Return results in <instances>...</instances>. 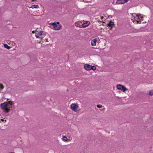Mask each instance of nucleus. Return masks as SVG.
<instances>
[{
	"label": "nucleus",
	"instance_id": "obj_1",
	"mask_svg": "<svg viewBox=\"0 0 153 153\" xmlns=\"http://www.w3.org/2000/svg\"><path fill=\"white\" fill-rule=\"evenodd\" d=\"M145 17L144 16L141 14L134 13L132 14L131 20L134 23L137 24L140 23Z\"/></svg>",
	"mask_w": 153,
	"mask_h": 153
},
{
	"label": "nucleus",
	"instance_id": "obj_20",
	"mask_svg": "<svg viewBox=\"0 0 153 153\" xmlns=\"http://www.w3.org/2000/svg\"><path fill=\"white\" fill-rule=\"evenodd\" d=\"M35 0H26V1H29V2H31V1H33Z\"/></svg>",
	"mask_w": 153,
	"mask_h": 153
},
{
	"label": "nucleus",
	"instance_id": "obj_8",
	"mask_svg": "<svg viewBox=\"0 0 153 153\" xmlns=\"http://www.w3.org/2000/svg\"><path fill=\"white\" fill-rule=\"evenodd\" d=\"M82 27L85 28L90 25V22L88 21H83V23L82 22Z\"/></svg>",
	"mask_w": 153,
	"mask_h": 153
},
{
	"label": "nucleus",
	"instance_id": "obj_4",
	"mask_svg": "<svg viewBox=\"0 0 153 153\" xmlns=\"http://www.w3.org/2000/svg\"><path fill=\"white\" fill-rule=\"evenodd\" d=\"M70 109L73 112L79 113L81 111L79 104L77 103H72L70 106Z\"/></svg>",
	"mask_w": 153,
	"mask_h": 153
},
{
	"label": "nucleus",
	"instance_id": "obj_5",
	"mask_svg": "<svg viewBox=\"0 0 153 153\" xmlns=\"http://www.w3.org/2000/svg\"><path fill=\"white\" fill-rule=\"evenodd\" d=\"M83 68L85 70L87 71H89L91 70L95 71L97 68L95 66H92L87 64H86L84 65Z\"/></svg>",
	"mask_w": 153,
	"mask_h": 153
},
{
	"label": "nucleus",
	"instance_id": "obj_14",
	"mask_svg": "<svg viewBox=\"0 0 153 153\" xmlns=\"http://www.w3.org/2000/svg\"><path fill=\"white\" fill-rule=\"evenodd\" d=\"M62 140L63 141H68V139L66 136H62Z\"/></svg>",
	"mask_w": 153,
	"mask_h": 153
},
{
	"label": "nucleus",
	"instance_id": "obj_6",
	"mask_svg": "<svg viewBox=\"0 0 153 153\" xmlns=\"http://www.w3.org/2000/svg\"><path fill=\"white\" fill-rule=\"evenodd\" d=\"M116 88L117 90H121L124 93L128 90V89L126 87L121 84L117 85L116 86Z\"/></svg>",
	"mask_w": 153,
	"mask_h": 153
},
{
	"label": "nucleus",
	"instance_id": "obj_25",
	"mask_svg": "<svg viewBox=\"0 0 153 153\" xmlns=\"http://www.w3.org/2000/svg\"><path fill=\"white\" fill-rule=\"evenodd\" d=\"M10 153H15L14 152H10Z\"/></svg>",
	"mask_w": 153,
	"mask_h": 153
},
{
	"label": "nucleus",
	"instance_id": "obj_21",
	"mask_svg": "<svg viewBox=\"0 0 153 153\" xmlns=\"http://www.w3.org/2000/svg\"><path fill=\"white\" fill-rule=\"evenodd\" d=\"M45 41L46 42H49V41H48V39H45Z\"/></svg>",
	"mask_w": 153,
	"mask_h": 153
},
{
	"label": "nucleus",
	"instance_id": "obj_15",
	"mask_svg": "<svg viewBox=\"0 0 153 153\" xmlns=\"http://www.w3.org/2000/svg\"><path fill=\"white\" fill-rule=\"evenodd\" d=\"M3 45L4 47L5 48L8 49H10V46H9L7 44H4Z\"/></svg>",
	"mask_w": 153,
	"mask_h": 153
},
{
	"label": "nucleus",
	"instance_id": "obj_7",
	"mask_svg": "<svg viewBox=\"0 0 153 153\" xmlns=\"http://www.w3.org/2000/svg\"><path fill=\"white\" fill-rule=\"evenodd\" d=\"M50 24L53 26V28L56 30H59L61 29V26L59 23H51Z\"/></svg>",
	"mask_w": 153,
	"mask_h": 153
},
{
	"label": "nucleus",
	"instance_id": "obj_16",
	"mask_svg": "<svg viewBox=\"0 0 153 153\" xmlns=\"http://www.w3.org/2000/svg\"><path fill=\"white\" fill-rule=\"evenodd\" d=\"M148 95L150 96H152L153 95V91H150L148 93Z\"/></svg>",
	"mask_w": 153,
	"mask_h": 153
},
{
	"label": "nucleus",
	"instance_id": "obj_18",
	"mask_svg": "<svg viewBox=\"0 0 153 153\" xmlns=\"http://www.w3.org/2000/svg\"><path fill=\"white\" fill-rule=\"evenodd\" d=\"M4 121L5 122L6 121V120H4V119H1V120L0 121V122L1 123V122H3Z\"/></svg>",
	"mask_w": 153,
	"mask_h": 153
},
{
	"label": "nucleus",
	"instance_id": "obj_3",
	"mask_svg": "<svg viewBox=\"0 0 153 153\" xmlns=\"http://www.w3.org/2000/svg\"><path fill=\"white\" fill-rule=\"evenodd\" d=\"M35 36L38 39L37 41L39 43H41L42 39L46 36V33L42 30L37 31L35 32Z\"/></svg>",
	"mask_w": 153,
	"mask_h": 153
},
{
	"label": "nucleus",
	"instance_id": "obj_17",
	"mask_svg": "<svg viewBox=\"0 0 153 153\" xmlns=\"http://www.w3.org/2000/svg\"><path fill=\"white\" fill-rule=\"evenodd\" d=\"M4 88V86H3V85L1 84H0V88L1 89H2Z\"/></svg>",
	"mask_w": 153,
	"mask_h": 153
},
{
	"label": "nucleus",
	"instance_id": "obj_23",
	"mask_svg": "<svg viewBox=\"0 0 153 153\" xmlns=\"http://www.w3.org/2000/svg\"><path fill=\"white\" fill-rule=\"evenodd\" d=\"M81 1H82V2L84 1V0H81Z\"/></svg>",
	"mask_w": 153,
	"mask_h": 153
},
{
	"label": "nucleus",
	"instance_id": "obj_9",
	"mask_svg": "<svg viewBox=\"0 0 153 153\" xmlns=\"http://www.w3.org/2000/svg\"><path fill=\"white\" fill-rule=\"evenodd\" d=\"M99 40L98 39L95 38L91 40V45L93 46H95L96 45V43Z\"/></svg>",
	"mask_w": 153,
	"mask_h": 153
},
{
	"label": "nucleus",
	"instance_id": "obj_24",
	"mask_svg": "<svg viewBox=\"0 0 153 153\" xmlns=\"http://www.w3.org/2000/svg\"><path fill=\"white\" fill-rule=\"evenodd\" d=\"M32 33H34V31H33V32H32Z\"/></svg>",
	"mask_w": 153,
	"mask_h": 153
},
{
	"label": "nucleus",
	"instance_id": "obj_13",
	"mask_svg": "<svg viewBox=\"0 0 153 153\" xmlns=\"http://www.w3.org/2000/svg\"><path fill=\"white\" fill-rule=\"evenodd\" d=\"M114 25V23L112 22H110L108 24V26L109 27H112Z\"/></svg>",
	"mask_w": 153,
	"mask_h": 153
},
{
	"label": "nucleus",
	"instance_id": "obj_22",
	"mask_svg": "<svg viewBox=\"0 0 153 153\" xmlns=\"http://www.w3.org/2000/svg\"><path fill=\"white\" fill-rule=\"evenodd\" d=\"M103 18H104V17L103 16H102V17H101V19H103Z\"/></svg>",
	"mask_w": 153,
	"mask_h": 153
},
{
	"label": "nucleus",
	"instance_id": "obj_10",
	"mask_svg": "<svg viewBox=\"0 0 153 153\" xmlns=\"http://www.w3.org/2000/svg\"><path fill=\"white\" fill-rule=\"evenodd\" d=\"M128 0H117L116 3L118 4H123L127 2Z\"/></svg>",
	"mask_w": 153,
	"mask_h": 153
},
{
	"label": "nucleus",
	"instance_id": "obj_2",
	"mask_svg": "<svg viewBox=\"0 0 153 153\" xmlns=\"http://www.w3.org/2000/svg\"><path fill=\"white\" fill-rule=\"evenodd\" d=\"M12 105L13 102L10 101L1 104L0 106L1 109L5 112L8 113L10 111V108H12Z\"/></svg>",
	"mask_w": 153,
	"mask_h": 153
},
{
	"label": "nucleus",
	"instance_id": "obj_11",
	"mask_svg": "<svg viewBox=\"0 0 153 153\" xmlns=\"http://www.w3.org/2000/svg\"><path fill=\"white\" fill-rule=\"evenodd\" d=\"M82 22L81 21H78L77 22L75 23V26L76 27L79 28H82V25H81V24L82 23Z\"/></svg>",
	"mask_w": 153,
	"mask_h": 153
},
{
	"label": "nucleus",
	"instance_id": "obj_12",
	"mask_svg": "<svg viewBox=\"0 0 153 153\" xmlns=\"http://www.w3.org/2000/svg\"><path fill=\"white\" fill-rule=\"evenodd\" d=\"M28 7L30 8L37 9L39 7V6L37 5L34 4L31 7Z\"/></svg>",
	"mask_w": 153,
	"mask_h": 153
},
{
	"label": "nucleus",
	"instance_id": "obj_19",
	"mask_svg": "<svg viewBox=\"0 0 153 153\" xmlns=\"http://www.w3.org/2000/svg\"><path fill=\"white\" fill-rule=\"evenodd\" d=\"M97 106L98 108H101L102 107V105H98Z\"/></svg>",
	"mask_w": 153,
	"mask_h": 153
}]
</instances>
